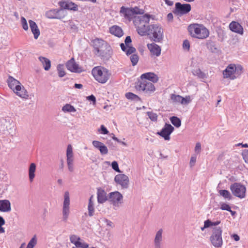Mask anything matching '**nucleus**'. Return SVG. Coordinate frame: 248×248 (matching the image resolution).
Masks as SVG:
<instances>
[{
    "mask_svg": "<svg viewBox=\"0 0 248 248\" xmlns=\"http://www.w3.org/2000/svg\"><path fill=\"white\" fill-rule=\"evenodd\" d=\"M220 209L222 210H226L227 211H230V209L231 208L230 205L228 204H226L225 203L222 202L220 203Z\"/></svg>",
    "mask_w": 248,
    "mask_h": 248,
    "instance_id": "obj_51",
    "label": "nucleus"
},
{
    "mask_svg": "<svg viewBox=\"0 0 248 248\" xmlns=\"http://www.w3.org/2000/svg\"><path fill=\"white\" fill-rule=\"evenodd\" d=\"M212 225V221L209 219L205 220L204 222V228H208Z\"/></svg>",
    "mask_w": 248,
    "mask_h": 248,
    "instance_id": "obj_59",
    "label": "nucleus"
},
{
    "mask_svg": "<svg viewBox=\"0 0 248 248\" xmlns=\"http://www.w3.org/2000/svg\"><path fill=\"white\" fill-rule=\"evenodd\" d=\"M36 170V165L34 163L31 164L29 170V176L30 182H32L35 176V171Z\"/></svg>",
    "mask_w": 248,
    "mask_h": 248,
    "instance_id": "obj_32",
    "label": "nucleus"
},
{
    "mask_svg": "<svg viewBox=\"0 0 248 248\" xmlns=\"http://www.w3.org/2000/svg\"><path fill=\"white\" fill-rule=\"evenodd\" d=\"M112 168L116 171L120 172L121 170L119 169L118 163L117 161H114L111 163Z\"/></svg>",
    "mask_w": 248,
    "mask_h": 248,
    "instance_id": "obj_50",
    "label": "nucleus"
},
{
    "mask_svg": "<svg viewBox=\"0 0 248 248\" xmlns=\"http://www.w3.org/2000/svg\"><path fill=\"white\" fill-rule=\"evenodd\" d=\"M196 158H197V157L196 156H191V157L190 158V162H189V165L191 167H193L194 165V164L196 161Z\"/></svg>",
    "mask_w": 248,
    "mask_h": 248,
    "instance_id": "obj_57",
    "label": "nucleus"
},
{
    "mask_svg": "<svg viewBox=\"0 0 248 248\" xmlns=\"http://www.w3.org/2000/svg\"><path fill=\"white\" fill-rule=\"evenodd\" d=\"M192 73L193 75L197 76L200 78L204 79L206 78L205 74L199 68L193 70Z\"/></svg>",
    "mask_w": 248,
    "mask_h": 248,
    "instance_id": "obj_35",
    "label": "nucleus"
},
{
    "mask_svg": "<svg viewBox=\"0 0 248 248\" xmlns=\"http://www.w3.org/2000/svg\"><path fill=\"white\" fill-rule=\"evenodd\" d=\"M201 150V145L200 142H197L195 147V151L197 153H199Z\"/></svg>",
    "mask_w": 248,
    "mask_h": 248,
    "instance_id": "obj_58",
    "label": "nucleus"
},
{
    "mask_svg": "<svg viewBox=\"0 0 248 248\" xmlns=\"http://www.w3.org/2000/svg\"><path fill=\"white\" fill-rule=\"evenodd\" d=\"M191 9V7L189 4L176 2L175 5V9L173 12L174 14L181 16L189 13Z\"/></svg>",
    "mask_w": 248,
    "mask_h": 248,
    "instance_id": "obj_9",
    "label": "nucleus"
},
{
    "mask_svg": "<svg viewBox=\"0 0 248 248\" xmlns=\"http://www.w3.org/2000/svg\"><path fill=\"white\" fill-rule=\"evenodd\" d=\"M87 99L90 101L92 102L93 104H95L96 103V98L93 94L87 96Z\"/></svg>",
    "mask_w": 248,
    "mask_h": 248,
    "instance_id": "obj_56",
    "label": "nucleus"
},
{
    "mask_svg": "<svg viewBox=\"0 0 248 248\" xmlns=\"http://www.w3.org/2000/svg\"><path fill=\"white\" fill-rule=\"evenodd\" d=\"M70 242L74 244L76 247H77L78 245L79 242H80V238L78 236L76 235H72L70 237Z\"/></svg>",
    "mask_w": 248,
    "mask_h": 248,
    "instance_id": "obj_40",
    "label": "nucleus"
},
{
    "mask_svg": "<svg viewBox=\"0 0 248 248\" xmlns=\"http://www.w3.org/2000/svg\"><path fill=\"white\" fill-rule=\"evenodd\" d=\"M7 82L8 87L14 92L16 90V86L20 85L21 84L18 80L14 78L11 76L8 77Z\"/></svg>",
    "mask_w": 248,
    "mask_h": 248,
    "instance_id": "obj_28",
    "label": "nucleus"
},
{
    "mask_svg": "<svg viewBox=\"0 0 248 248\" xmlns=\"http://www.w3.org/2000/svg\"><path fill=\"white\" fill-rule=\"evenodd\" d=\"M88 215L90 217H92L94 215V213L95 211L94 204L88 203Z\"/></svg>",
    "mask_w": 248,
    "mask_h": 248,
    "instance_id": "obj_44",
    "label": "nucleus"
},
{
    "mask_svg": "<svg viewBox=\"0 0 248 248\" xmlns=\"http://www.w3.org/2000/svg\"><path fill=\"white\" fill-rule=\"evenodd\" d=\"M173 15L172 14V13H170L169 14H168L167 15V19L168 20V21H171L173 19Z\"/></svg>",
    "mask_w": 248,
    "mask_h": 248,
    "instance_id": "obj_64",
    "label": "nucleus"
},
{
    "mask_svg": "<svg viewBox=\"0 0 248 248\" xmlns=\"http://www.w3.org/2000/svg\"><path fill=\"white\" fill-rule=\"evenodd\" d=\"M136 88L138 91H142L147 94L153 93L155 90V87L152 82L141 78L137 82Z\"/></svg>",
    "mask_w": 248,
    "mask_h": 248,
    "instance_id": "obj_6",
    "label": "nucleus"
},
{
    "mask_svg": "<svg viewBox=\"0 0 248 248\" xmlns=\"http://www.w3.org/2000/svg\"><path fill=\"white\" fill-rule=\"evenodd\" d=\"M21 23L23 29L25 31L28 30V23H27L26 19L23 16H22L21 17Z\"/></svg>",
    "mask_w": 248,
    "mask_h": 248,
    "instance_id": "obj_47",
    "label": "nucleus"
},
{
    "mask_svg": "<svg viewBox=\"0 0 248 248\" xmlns=\"http://www.w3.org/2000/svg\"><path fill=\"white\" fill-rule=\"evenodd\" d=\"M66 157H73V149L70 144L68 145L67 148Z\"/></svg>",
    "mask_w": 248,
    "mask_h": 248,
    "instance_id": "obj_45",
    "label": "nucleus"
},
{
    "mask_svg": "<svg viewBox=\"0 0 248 248\" xmlns=\"http://www.w3.org/2000/svg\"><path fill=\"white\" fill-rule=\"evenodd\" d=\"M57 70L58 73V76L60 78H62L65 75L64 71V65L62 64H59L57 66Z\"/></svg>",
    "mask_w": 248,
    "mask_h": 248,
    "instance_id": "obj_39",
    "label": "nucleus"
},
{
    "mask_svg": "<svg viewBox=\"0 0 248 248\" xmlns=\"http://www.w3.org/2000/svg\"><path fill=\"white\" fill-rule=\"evenodd\" d=\"M230 189L232 194L240 199L246 197V187L240 183H234L230 186Z\"/></svg>",
    "mask_w": 248,
    "mask_h": 248,
    "instance_id": "obj_8",
    "label": "nucleus"
},
{
    "mask_svg": "<svg viewBox=\"0 0 248 248\" xmlns=\"http://www.w3.org/2000/svg\"><path fill=\"white\" fill-rule=\"evenodd\" d=\"M99 131L102 134H108V131L107 129V128L104 125H101L100 126V128L99 130Z\"/></svg>",
    "mask_w": 248,
    "mask_h": 248,
    "instance_id": "obj_52",
    "label": "nucleus"
},
{
    "mask_svg": "<svg viewBox=\"0 0 248 248\" xmlns=\"http://www.w3.org/2000/svg\"><path fill=\"white\" fill-rule=\"evenodd\" d=\"M223 77L224 78H229L232 80H233L237 78L234 74V69L232 64L229 65L223 71Z\"/></svg>",
    "mask_w": 248,
    "mask_h": 248,
    "instance_id": "obj_17",
    "label": "nucleus"
},
{
    "mask_svg": "<svg viewBox=\"0 0 248 248\" xmlns=\"http://www.w3.org/2000/svg\"><path fill=\"white\" fill-rule=\"evenodd\" d=\"M234 69V74L236 77H238L243 72V67L240 65H236L232 64Z\"/></svg>",
    "mask_w": 248,
    "mask_h": 248,
    "instance_id": "obj_38",
    "label": "nucleus"
},
{
    "mask_svg": "<svg viewBox=\"0 0 248 248\" xmlns=\"http://www.w3.org/2000/svg\"><path fill=\"white\" fill-rule=\"evenodd\" d=\"M148 47L151 52L156 57L159 56L161 54V48L155 44L148 45Z\"/></svg>",
    "mask_w": 248,
    "mask_h": 248,
    "instance_id": "obj_30",
    "label": "nucleus"
},
{
    "mask_svg": "<svg viewBox=\"0 0 248 248\" xmlns=\"http://www.w3.org/2000/svg\"><path fill=\"white\" fill-rule=\"evenodd\" d=\"M125 96L127 99L131 101L135 102H139L140 101V98L139 96L131 92L126 93Z\"/></svg>",
    "mask_w": 248,
    "mask_h": 248,
    "instance_id": "obj_33",
    "label": "nucleus"
},
{
    "mask_svg": "<svg viewBox=\"0 0 248 248\" xmlns=\"http://www.w3.org/2000/svg\"><path fill=\"white\" fill-rule=\"evenodd\" d=\"M103 220L105 223H106L107 226H109V227H112V228L113 227V223L111 221H110V220H109L108 219L105 218H103Z\"/></svg>",
    "mask_w": 248,
    "mask_h": 248,
    "instance_id": "obj_60",
    "label": "nucleus"
},
{
    "mask_svg": "<svg viewBox=\"0 0 248 248\" xmlns=\"http://www.w3.org/2000/svg\"><path fill=\"white\" fill-rule=\"evenodd\" d=\"M39 61L43 65V67L45 70L48 71L51 67V62L46 58L40 56L39 57Z\"/></svg>",
    "mask_w": 248,
    "mask_h": 248,
    "instance_id": "obj_31",
    "label": "nucleus"
},
{
    "mask_svg": "<svg viewBox=\"0 0 248 248\" xmlns=\"http://www.w3.org/2000/svg\"><path fill=\"white\" fill-rule=\"evenodd\" d=\"M130 59L132 65L135 66L138 62L139 58L137 54H133L131 55Z\"/></svg>",
    "mask_w": 248,
    "mask_h": 248,
    "instance_id": "obj_43",
    "label": "nucleus"
},
{
    "mask_svg": "<svg viewBox=\"0 0 248 248\" xmlns=\"http://www.w3.org/2000/svg\"><path fill=\"white\" fill-rule=\"evenodd\" d=\"M131 42H132V40H131L130 36H128L126 37L125 40H124V43H125V45L127 46H128L129 44L130 43H131Z\"/></svg>",
    "mask_w": 248,
    "mask_h": 248,
    "instance_id": "obj_61",
    "label": "nucleus"
},
{
    "mask_svg": "<svg viewBox=\"0 0 248 248\" xmlns=\"http://www.w3.org/2000/svg\"><path fill=\"white\" fill-rule=\"evenodd\" d=\"M163 230L160 229L156 232L154 239L155 248H162Z\"/></svg>",
    "mask_w": 248,
    "mask_h": 248,
    "instance_id": "obj_19",
    "label": "nucleus"
},
{
    "mask_svg": "<svg viewBox=\"0 0 248 248\" xmlns=\"http://www.w3.org/2000/svg\"><path fill=\"white\" fill-rule=\"evenodd\" d=\"M120 13L123 14L124 17L129 21H130L134 16L130 8H125L122 6L120 9Z\"/></svg>",
    "mask_w": 248,
    "mask_h": 248,
    "instance_id": "obj_26",
    "label": "nucleus"
},
{
    "mask_svg": "<svg viewBox=\"0 0 248 248\" xmlns=\"http://www.w3.org/2000/svg\"><path fill=\"white\" fill-rule=\"evenodd\" d=\"M37 244V238L36 235H34L33 237L30 240L29 243L28 244L26 248H33Z\"/></svg>",
    "mask_w": 248,
    "mask_h": 248,
    "instance_id": "obj_41",
    "label": "nucleus"
},
{
    "mask_svg": "<svg viewBox=\"0 0 248 248\" xmlns=\"http://www.w3.org/2000/svg\"><path fill=\"white\" fill-rule=\"evenodd\" d=\"M92 43L95 55L100 57L101 59L106 60L109 59L110 46L106 41L101 39L95 38L92 41Z\"/></svg>",
    "mask_w": 248,
    "mask_h": 248,
    "instance_id": "obj_2",
    "label": "nucleus"
},
{
    "mask_svg": "<svg viewBox=\"0 0 248 248\" xmlns=\"http://www.w3.org/2000/svg\"><path fill=\"white\" fill-rule=\"evenodd\" d=\"M62 111L64 112H75L76 111L75 108L70 104H66L62 109Z\"/></svg>",
    "mask_w": 248,
    "mask_h": 248,
    "instance_id": "obj_36",
    "label": "nucleus"
},
{
    "mask_svg": "<svg viewBox=\"0 0 248 248\" xmlns=\"http://www.w3.org/2000/svg\"><path fill=\"white\" fill-rule=\"evenodd\" d=\"M171 124L176 127H179L181 125V120L176 116H172L170 119Z\"/></svg>",
    "mask_w": 248,
    "mask_h": 248,
    "instance_id": "obj_37",
    "label": "nucleus"
},
{
    "mask_svg": "<svg viewBox=\"0 0 248 248\" xmlns=\"http://www.w3.org/2000/svg\"><path fill=\"white\" fill-rule=\"evenodd\" d=\"M92 73L95 80L102 84L107 82L111 75L108 69L102 66L94 67L92 70Z\"/></svg>",
    "mask_w": 248,
    "mask_h": 248,
    "instance_id": "obj_4",
    "label": "nucleus"
},
{
    "mask_svg": "<svg viewBox=\"0 0 248 248\" xmlns=\"http://www.w3.org/2000/svg\"><path fill=\"white\" fill-rule=\"evenodd\" d=\"M29 23L31 32L33 34L34 38L37 39L40 34L38 27L36 23L31 20H30Z\"/></svg>",
    "mask_w": 248,
    "mask_h": 248,
    "instance_id": "obj_25",
    "label": "nucleus"
},
{
    "mask_svg": "<svg viewBox=\"0 0 248 248\" xmlns=\"http://www.w3.org/2000/svg\"><path fill=\"white\" fill-rule=\"evenodd\" d=\"M89 247L88 244L86 243L79 242L78 245V248H88Z\"/></svg>",
    "mask_w": 248,
    "mask_h": 248,
    "instance_id": "obj_54",
    "label": "nucleus"
},
{
    "mask_svg": "<svg viewBox=\"0 0 248 248\" xmlns=\"http://www.w3.org/2000/svg\"><path fill=\"white\" fill-rule=\"evenodd\" d=\"M108 200L114 206H119L120 204L123 202V196L119 191H115L109 193Z\"/></svg>",
    "mask_w": 248,
    "mask_h": 248,
    "instance_id": "obj_10",
    "label": "nucleus"
},
{
    "mask_svg": "<svg viewBox=\"0 0 248 248\" xmlns=\"http://www.w3.org/2000/svg\"><path fill=\"white\" fill-rule=\"evenodd\" d=\"M140 78L147 80L153 83H156L158 80L157 76L155 73L152 72H148L142 74L140 76Z\"/></svg>",
    "mask_w": 248,
    "mask_h": 248,
    "instance_id": "obj_22",
    "label": "nucleus"
},
{
    "mask_svg": "<svg viewBox=\"0 0 248 248\" xmlns=\"http://www.w3.org/2000/svg\"><path fill=\"white\" fill-rule=\"evenodd\" d=\"M73 161V157H67V164L68 170L71 172L74 170Z\"/></svg>",
    "mask_w": 248,
    "mask_h": 248,
    "instance_id": "obj_42",
    "label": "nucleus"
},
{
    "mask_svg": "<svg viewBox=\"0 0 248 248\" xmlns=\"http://www.w3.org/2000/svg\"><path fill=\"white\" fill-rule=\"evenodd\" d=\"M218 193L220 196L228 200H231L232 198L231 194L227 190H219Z\"/></svg>",
    "mask_w": 248,
    "mask_h": 248,
    "instance_id": "obj_34",
    "label": "nucleus"
},
{
    "mask_svg": "<svg viewBox=\"0 0 248 248\" xmlns=\"http://www.w3.org/2000/svg\"><path fill=\"white\" fill-rule=\"evenodd\" d=\"M70 197L68 191L64 193V202L62 206L63 220L66 221L69 214Z\"/></svg>",
    "mask_w": 248,
    "mask_h": 248,
    "instance_id": "obj_13",
    "label": "nucleus"
},
{
    "mask_svg": "<svg viewBox=\"0 0 248 248\" xmlns=\"http://www.w3.org/2000/svg\"><path fill=\"white\" fill-rule=\"evenodd\" d=\"M66 67L69 71L72 72L80 73L82 72L81 67L75 62L73 58L66 63Z\"/></svg>",
    "mask_w": 248,
    "mask_h": 248,
    "instance_id": "obj_16",
    "label": "nucleus"
},
{
    "mask_svg": "<svg viewBox=\"0 0 248 248\" xmlns=\"http://www.w3.org/2000/svg\"><path fill=\"white\" fill-rule=\"evenodd\" d=\"M151 18L154 19L153 16L149 14L135 17L133 23L135 26L138 33L141 36H146L149 34V31L151 28V25H149Z\"/></svg>",
    "mask_w": 248,
    "mask_h": 248,
    "instance_id": "obj_1",
    "label": "nucleus"
},
{
    "mask_svg": "<svg viewBox=\"0 0 248 248\" xmlns=\"http://www.w3.org/2000/svg\"><path fill=\"white\" fill-rule=\"evenodd\" d=\"M59 4L62 9L73 11L78 10V5L72 1H61L59 2Z\"/></svg>",
    "mask_w": 248,
    "mask_h": 248,
    "instance_id": "obj_23",
    "label": "nucleus"
},
{
    "mask_svg": "<svg viewBox=\"0 0 248 248\" xmlns=\"http://www.w3.org/2000/svg\"><path fill=\"white\" fill-rule=\"evenodd\" d=\"M62 9H52L46 13V16L49 19H61L64 17Z\"/></svg>",
    "mask_w": 248,
    "mask_h": 248,
    "instance_id": "obj_15",
    "label": "nucleus"
},
{
    "mask_svg": "<svg viewBox=\"0 0 248 248\" xmlns=\"http://www.w3.org/2000/svg\"><path fill=\"white\" fill-rule=\"evenodd\" d=\"M114 181L121 186L122 189H127L129 186V180L128 177L124 174H119L115 176Z\"/></svg>",
    "mask_w": 248,
    "mask_h": 248,
    "instance_id": "obj_12",
    "label": "nucleus"
},
{
    "mask_svg": "<svg viewBox=\"0 0 248 248\" xmlns=\"http://www.w3.org/2000/svg\"><path fill=\"white\" fill-rule=\"evenodd\" d=\"M120 46H121V49L123 51L126 52V49H127V47H126L127 46L125 45V44L124 45V43H122L120 44Z\"/></svg>",
    "mask_w": 248,
    "mask_h": 248,
    "instance_id": "obj_63",
    "label": "nucleus"
},
{
    "mask_svg": "<svg viewBox=\"0 0 248 248\" xmlns=\"http://www.w3.org/2000/svg\"><path fill=\"white\" fill-rule=\"evenodd\" d=\"M242 155L245 161L248 163V150H245L243 152Z\"/></svg>",
    "mask_w": 248,
    "mask_h": 248,
    "instance_id": "obj_53",
    "label": "nucleus"
},
{
    "mask_svg": "<svg viewBox=\"0 0 248 248\" xmlns=\"http://www.w3.org/2000/svg\"><path fill=\"white\" fill-rule=\"evenodd\" d=\"M229 28L231 31L239 34L242 35L244 29L240 24L236 21H232L229 25Z\"/></svg>",
    "mask_w": 248,
    "mask_h": 248,
    "instance_id": "obj_18",
    "label": "nucleus"
},
{
    "mask_svg": "<svg viewBox=\"0 0 248 248\" xmlns=\"http://www.w3.org/2000/svg\"><path fill=\"white\" fill-rule=\"evenodd\" d=\"M148 116L149 118L152 121H156L157 119V115L156 113L152 112H147Z\"/></svg>",
    "mask_w": 248,
    "mask_h": 248,
    "instance_id": "obj_48",
    "label": "nucleus"
},
{
    "mask_svg": "<svg viewBox=\"0 0 248 248\" xmlns=\"http://www.w3.org/2000/svg\"><path fill=\"white\" fill-rule=\"evenodd\" d=\"M11 210V203L8 200H0V211L3 212Z\"/></svg>",
    "mask_w": 248,
    "mask_h": 248,
    "instance_id": "obj_27",
    "label": "nucleus"
},
{
    "mask_svg": "<svg viewBox=\"0 0 248 248\" xmlns=\"http://www.w3.org/2000/svg\"><path fill=\"white\" fill-rule=\"evenodd\" d=\"M127 48L125 52L127 55H131L133 53H134L136 51V49L135 47L133 46H127Z\"/></svg>",
    "mask_w": 248,
    "mask_h": 248,
    "instance_id": "obj_49",
    "label": "nucleus"
},
{
    "mask_svg": "<svg viewBox=\"0 0 248 248\" xmlns=\"http://www.w3.org/2000/svg\"><path fill=\"white\" fill-rule=\"evenodd\" d=\"M109 32L111 34L118 37H122L124 32L122 29L119 26L114 25L109 28Z\"/></svg>",
    "mask_w": 248,
    "mask_h": 248,
    "instance_id": "obj_29",
    "label": "nucleus"
},
{
    "mask_svg": "<svg viewBox=\"0 0 248 248\" xmlns=\"http://www.w3.org/2000/svg\"><path fill=\"white\" fill-rule=\"evenodd\" d=\"M174 127L170 124L166 123L160 131L158 132L157 134L164 139L165 140H170V135L174 131Z\"/></svg>",
    "mask_w": 248,
    "mask_h": 248,
    "instance_id": "obj_11",
    "label": "nucleus"
},
{
    "mask_svg": "<svg viewBox=\"0 0 248 248\" xmlns=\"http://www.w3.org/2000/svg\"><path fill=\"white\" fill-rule=\"evenodd\" d=\"M97 198L99 203H103L108 200L106 192L101 188H97Z\"/></svg>",
    "mask_w": 248,
    "mask_h": 248,
    "instance_id": "obj_24",
    "label": "nucleus"
},
{
    "mask_svg": "<svg viewBox=\"0 0 248 248\" xmlns=\"http://www.w3.org/2000/svg\"><path fill=\"white\" fill-rule=\"evenodd\" d=\"M163 29L158 24H151V28L147 35L150 36L155 42H160L163 39Z\"/></svg>",
    "mask_w": 248,
    "mask_h": 248,
    "instance_id": "obj_5",
    "label": "nucleus"
},
{
    "mask_svg": "<svg viewBox=\"0 0 248 248\" xmlns=\"http://www.w3.org/2000/svg\"><path fill=\"white\" fill-rule=\"evenodd\" d=\"M17 95L23 99L29 97L28 92L21 84L16 86V90L14 92Z\"/></svg>",
    "mask_w": 248,
    "mask_h": 248,
    "instance_id": "obj_21",
    "label": "nucleus"
},
{
    "mask_svg": "<svg viewBox=\"0 0 248 248\" xmlns=\"http://www.w3.org/2000/svg\"><path fill=\"white\" fill-rule=\"evenodd\" d=\"M188 31L193 37L203 39L208 37L209 31L203 25L194 24L188 26Z\"/></svg>",
    "mask_w": 248,
    "mask_h": 248,
    "instance_id": "obj_3",
    "label": "nucleus"
},
{
    "mask_svg": "<svg viewBox=\"0 0 248 248\" xmlns=\"http://www.w3.org/2000/svg\"><path fill=\"white\" fill-rule=\"evenodd\" d=\"M130 9L132 10L134 15L135 14H143L144 13L143 10L140 9L137 6L133 8H130Z\"/></svg>",
    "mask_w": 248,
    "mask_h": 248,
    "instance_id": "obj_46",
    "label": "nucleus"
},
{
    "mask_svg": "<svg viewBox=\"0 0 248 248\" xmlns=\"http://www.w3.org/2000/svg\"><path fill=\"white\" fill-rule=\"evenodd\" d=\"M92 144L95 148L99 150L101 155H106L108 153V149L103 143L97 140H93Z\"/></svg>",
    "mask_w": 248,
    "mask_h": 248,
    "instance_id": "obj_20",
    "label": "nucleus"
},
{
    "mask_svg": "<svg viewBox=\"0 0 248 248\" xmlns=\"http://www.w3.org/2000/svg\"><path fill=\"white\" fill-rule=\"evenodd\" d=\"M222 232L221 228L219 227L213 228V233L210 240L212 244L216 248H220L222 245Z\"/></svg>",
    "mask_w": 248,
    "mask_h": 248,
    "instance_id": "obj_7",
    "label": "nucleus"
},
{
    "mask_svg": "<svg viewBox=\"0 0 248 248\" xmlns=\"http://www.w3.org/2000/svg\"><path fill=\"white\" fill-rule=\"evenodd\" d=\"M170 99L173 103L176 104L180 103L182 105H187L191 101L190 96H186L184 97L180 95H176L175 94H171Z\"/></svg>",
    "mask_w": 248,
    "mask_h": 248,
    "instance_id": "obj_14",
    "label": "nucleus"
},
{
    "mask_svg": "<svg viewBox=\"0 0 248 248\" xmlns=\"http://www.w3.org/2000/svg\"><path fill=\"white\" fill-rule=\"evenodd\" d=\"M183 46L184 48L188 50L189 49V46H190L189 41L187 40H185L183 42Z\"/></svg>",
    "mask_w": 248,
    "mask_h": 248,
    "instance_id": "obj_55",
    "label": "nucleus"
},
{
    "mask_svg": "<svg viewBox=\"0 0 248 248\" xmlns=\"http://www.w3.org/2000/svg\"><path fill=\"white\" fill-rule=\"evenodd\" d=\"M231 237L233 238L235 241H238L240 240V237L237 234H233L231 235Z\"/></svg>",
    "mask_w": 248,
    "mask_h": 248,
    "instance_id": "obj_62",
    "label": "nucleus"
}]
</instances>
